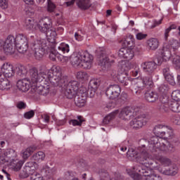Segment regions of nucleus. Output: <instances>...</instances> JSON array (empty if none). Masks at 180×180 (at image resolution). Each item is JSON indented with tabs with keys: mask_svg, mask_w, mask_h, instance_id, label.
<instances>
[{
	"mask_svg": "<svg viewBox=\"0 0 180 180\" xmlns=\"http://www.w3.org/2000/svg\"><path fill=\"white\" fill-rule=\"evenodd\" d=\"M168 74H171L170 70H169V65H166L163 68V75H167Z\"/></svg>",
	"mask_w": 180,
	"mask_h": 180,
	"instance_id": "obj_58",
	"label": "nucleus"
},
{
	"mask_svg": "<svg viewBox=\"0 0 180 180\" xmlns=\"http://www.w3.org/2000/svg\"><path fill=\"white\" fill-rule=\"evenodd\" d=\"M142 143L143 144L139 146L137 150L129 149L127 153L131 158H134V160H136V161L141 163L136 165H153V162H147V160H149L148 155L150 153H153L156 157L159 155L157 160L162 162V164H165V162L169 164L171 162L169 159L160 155L165 150V145L163 143L161 146L157 137H151L149 140L143 139Z\"/></svg>",
	"mask_w": 180,
	"mask_h": 180,
	"instance_id": "obj_1",
	"label": "nucleus"
},
{
	"mask_svg": "<svg viewBox=\"0 0 180 180\" xmlns=\"http://www.w3.org/2000/svg\"><path fill=\"white\" fill-rule=\"evenodd\" d=\"M10 165L12 169H13V171H15V172L20 171V169L22 168V165H23V162H22L21 160H19V159L17 158L10 162Z\"/></svg>",
	"mask_w": 180,
	"mask_h": 180,
	"instance_id": "obj_30",
	"label": "nucleus"
},
{
	"mask_svg": "<svg viewBox=\"0 0 180 180\" xmlns=\"http://www.w3.org/2000/svg\"><path fill=\"white\" fill-rule=\"evenodd\" d=\"M36 150H37V146H31L27 148L24 151H22V158L24 160H27V158L30 155H32V154H33Z\"/></svg>",
	"mask_w": 180,
	"mask_h": 180,
	"instance_id": "obj_31",
	"label": "nucleus"
},
{
	"mask_svg": "<svg viewBox=\"0 0 180 180\" xmlns=\"http://www.w3.org/2000/svg\"><path fill=\"white\" fill-rule=\"evenodd\" d=\"M39 169V165L36 162H28L25 164L22 169V172L20 173L22 178H27L29 175H31V180H34V178H41V174L36 172V169Z\"/></svg>",
	"mask_w": 180,
	"mask_h": 180,
	"instance_id": "obj_7",
	"label": "nucleus"
},
{
	"mask_svg": "<svg viewBox=\"0 0 180 180\" xmlns=\"http://www.w3.org/2000/svg\"><path fill=\"white\" fill-rule=\"evenodd\" d=\"M162 22V19L159 20H155L153 25L151 26V29H154V27H157V26H160Z\"/></svg>",
	"mask_w": 180,
	"mask_h": 180,
	"instance_id": "obj_61",
	"label": "nucleus"
},
{
	"mask_svg": "<svg viewBox=\"0 0 180 180\" xmlns=\"http://www.w3.org/2000/svg\"><path fill=\"white\" fill-rule=\"evenodd\" d=\"M34 117V111L31 110L24 114V117L25 119H32V117Z\"/></svg>",
	"mask_w": 180,
	"mask_h": 180,
	"instance_id": "obj_52",
	"label": "nucleus"
},
{
	"mask_svg": "<svg viewBox=\"0 0 180 180\" xmlns=\"http://www.w3.org/2000/svg\"><path fill=\"white\" fill-rule=\"evenodd\" d=\"M0 6L2 9H6L8 8V1L6 0H0Z\"/></svg>",
	"mask_w": 180,
	"mask_h": 180,
	"instance_id": "obj_57",
	"label": "nucleus"
},
{
	"mask_svg": "<svg viewBox=\"0 0 180 180\" xmlns=\"http://www.w3.org/2000/svg\"><path fill=\"white\" fill-rule=\"evenodd\" d=\"M169 108L172 112H175L176 113H179L180 112V105L176 101H169Z\"/></svg>",
	"mask_w": 180,
	"mask_h": 180,
	"instance_id": "obj_42",
	"label": "nucleus"
},
{
	"mask_svg": "<svg viewBox=\"0 0 180 180\" xmlns=\"http://www.w3.org/2000/svg\"><path fill=\"white\" fill-rule=\"evenodd\" d=\"M4 155H6L8 162H11L17 159L16 157H18V153L13 149H6L4 151Z\"/></svg>",
	"mask_w": 180,
	"mask_h": 180,
	"instance_id": "obj_27",
	"label": "nucleus"
},
{
	"mask_svg": "<svg viewBox=\"0 0 180 180\" xmlns=\"http://www.w3.org/2000/svg\"><path fill=\"white\" fill-rule=\"evenodd\" d=\"M35 92L39 94V95H43L45 96L48 95L50 92V86L49 85H40L36 87Z\"/></svg>",
	"mask_w": 180,
	"mask_h": 180,
	"instance_id": "obj_28",
	"label": "nucleus"
},
{
	"mask_svg": "<svg viewBox=\"0 0 180 180\" xmlns=\"http://www.w3.org/2000/svg\"><path fill=\"white\" fill-rule=\"evenodd\" d=\"M118 81L122 84L123 86H129L131 84L130 79H129V77H127L124 74H121L117 77Z\"/></svg>",
	"mask_w": 180,
	"mask_h": 180,
	"instance_id": "obj_35",
	"label": "nucleus"
},
{
	"mask_svg": "<svg viewBox=\"0 0 180 180\" xmlns=\"http://www.w3.org/2000/svg\"><path fill=\"white\" fill-rule=\"evenodd\" d=\"M139 74H140V69H134V70H132V75L133 77H137L139 75Z\"/></svg>",
	"mask_w": 180,
	"mask_h": 180,
	"instance_id": "obj_64",
	"label": "nucleus"
},
{
	"mask_svg": "<svg viewBox=\"0 0 180 180\" xmlns=\"http://www.w3.org/2000/svg\"><path fill=\"white\" fill-rule=\"evenodd\" d=\"M30 79L32 84L41 82L43 79H48L50 82V75L53 77V73H49V70L46 68H40L37 70L36 68H32L29 70Z\"/></svg>",
	"mask_w": 180,
	"mask_h": 180,
	"instance_id": "obj_5",
	"label": "nucleus"
},
{
	"mask_svg": "<svg viewBox=\"0 0 180 180\" xmlns=\"http://www.w3.org/2000/svg\"><path fill=\"white\" fill-rule=\"evenodd\" d=\"M53 77L49 75L50 82L53 86H60L63 95L68 99H72L79 89V82L75 80L67 81V77L63 75V70L60 66L52 68Z\"/></svg>",
	"mask_w": 180,
	"mask_h": 180,
	"instance_id": "obj_2",
	"label": "nucleus"
},
{
	"mask_svg": "<svg viewBox=\"0 0 180 180\" xmlns=\"http://www.w3.org/2000/svg\"><path fill=\"white\" fill-rule=\"evenodd\" d=\"M120 66L121 67L122 70H123V71H127V70H129V62L126 61V60H122L120 63Z\"/></svg>",
	"mask_w": 180,
	"mask_h": 180,
	"instance_id": "obj_51",
	"label": "nucleus"
},
{
	"mask_svg": "<svg viewBox=\"0 0 180 180\" xmlns=\"http://www.w3.org/2000/svg\"><path fill=\"white\" fill-rule=\"evenodd\" d=\"M125 47H133L134 46V38L132 35H129L123 41Z\"/></svg>",
	"mask_w": 180,
	"mask_h": 180,
	"instance_id": "obj_41",
	"label": "nucleus"
},
{
	"mask_svg": "<svg viewBox=\"0 0 180 180\" xmlns=\"http://www.w3.org/2000/svg\"><path fill=\"white\" fill-rule=\"evenodd\" d=\"M179 42L176 39H170L168 42V44L166 46L170 50H173V51H176L178 49H179Z\"/></svg>",
	"mask_w": 180,
	"mask_h": 180,
	"instance_id": "obj_34",
	"label": "nucleus"
},
{
	"mask_svg": "<svg viewBox=\"0 0 180 180\" xmlns=\"http://www.w3.org/2000/svg\"><path fill=\"white\" fill-rule=\"evenodd\" d=\"M5 162H9L5 153L0 155V164H5Z\"/></svg>",
	"mask_w": 180,
	"mask_h": 180,
	"instance_id": "obj_56",
	"label": "nucleus"
},
{
	"mask_svg": "<svg viewBox=\"0 0 180 180\" xmlns=\"http://www.w3.org/2000/svg\"><path fill=\"white\" fill-rule=\"evenodd\" d=\"M121 92L122 89H120V86L117 84H113L109 86L108 88L105 90V95L108 96V99L115 101L116 99H119Z\"/></svg>",
	"mask_w": 180,
	"mask_h": 180,
	"instance_id": "obj_10",
	"label": "nucleus"
},
{
	"mask_svg": "<svg viewBox=\"0 0 180 180\" xmlns=\"http://www.w3.org/2000/svg\"><path fill=\"white\" fill-rule=\"evenodd\" d=\"M11 80L0 75V89L1 91H5V89H11Z\"/></svg>",
	"mask_w": 180,
	"mask_h": 180,
	"instance_id": "obj_24",
	"label": "nucleus"
},
{
	"mask_svg": "<svg viewBox=\"0 0 180 180\" xmlns=\"http://www.w3.org/2000/svg\"><path fill=\"white\" fill-rule=\"evenodd\" d=\"M17 108L18 109H26V103H25L22 101H20L17 104Z\"/></svg>",
	"mask_w": 180,
	"mask_h": 180,
	"instance_id": "obj_60",
	"label": "nucleus"
},
{
	"mask_svg": "<svg viewBox=\"0 0 180 180\" xmlns=\"http://www.w3.org/2000/svg\"><path fill=\"white\" fill-rule=\"evenodd\" d=\"M17 75L18 77H25L27 74V69L24 65H18L16 68Z\"/></svg>",
	"mask_w": 180,
	"mask_h": 180,
	"instance_id": "obj_40",
	"label": "nucleus"
},
{
	"mask_svg": "<svg viewBox=\"0 0 180 180\" xmlns=\"http://www.w3.org/2000/svg\"><path fill=\"white\" fill-rule=\"evenodd\" d=\"M34 56L36 57V58L39 60V58H41V57H43L42 49H41L40 48H34Z\"/></svg>",
	"mask_w": 180,
	"mask_h": 180,
	"instance_id": "obj_49",
	"label": "nucleus"
},
{
	"mask_svg": "<svg viewBox=\"0 0 180 180\" xmlns=\"http://www.w3.org/2000/svg\"><path fill=\"white\" fill-rule=\"evenodd\" d=\"M147 44L150 50H157L160 46V42L157 38H150L147 41Z\"/></svg>",
	"mask_w": 180,
	"mask_h": 180,
	"instance_id": "obj_29",
	"label": "nucleus"
},
{
	"mask_svg": "<svg viewBox=\"0 0 180 180\" xmlns=\"http://www.w3.org/2000/svg\"><path fill=\"white\" fill-rule=\"evenodd\" d=\"M165 80L170 84V85H175V79H174V75L172 74L169 73L164 76Z\"/></svg>",
	"mask_w": 180,
	"mask_h": 180,
	"instance_id": "obj_47",
	"label": "nucleus"
},
{
	"mask_svg": "<svg viewBox=\"0 0 180 180\" xmlns=\"http://www.w3.org/2000/svg\"><path fill=\"white\" fill-rule=\"evenodd\" d=\"M147 36H148L147 34H144L143 32H138L136 34V37L137 40H143V39L147 38Z\"/></svg>",
	"mask_w": 180,
	"mask_h": 180,
	"instance_id": "obj_55",
	"label": "nucleus"
},
{
	"mask_svg": "<svg viewBox=\"0 0 180 180\" xmlns=\"http://www.w3.org/2000/svg\"><path fill=\"white\" fill-rule=\"evenodd\" d=\"M49 58L50 60H51L52 61H56L57 59L59 61H63V59L65 58V61H68V60H70V58L68 56H65L64 58V56H61L60 53H58V52H57L56 51H51L50 54H49Z\"/></svg>",
	"mask_w": 180,
	"mask_h": 180,
	"instance_id": "obj_25",
	"label": "nucleus"
},
{
	"mask_svg": "<svg viewBox=\"0 0 180 180\" xmlns=\"http://www.w3.org/2000/svg\"><path fill=\"white\" fill-rule=\"evenodd\" d=\"M76 78L79 81H87L89 78V75L86 72L79 71L76 73Z\"/></svg>",
	"mask_w": 180,
	"mask_h": 180,
	"instance_id": "obj_37",
	"label": "nucleus"
},
{
	"mask_svg": "<svg viewBox=\"0 0 180 180\" xmlns=\"http://www.w3.org/2000/svg\"><path fill=\"white\" fill-rule=\"evenodd\" d=\"M67 123V120L65 119L64 120H58L56 122V124L57 126H64V124Z\"/></svg>",
	"mask_w": 180,
	"mask_h": 180,
	"instance_id": "obj_63",
	"label": "nucleus"
},
{
	"mask_svg": "<svg viewBox=\"0 0 180 180\" xmlns=\"http://www.w3.org/2000/svg\"><path fill=\"white\" fill-rule=\"evenodd\" d=\"M17 87L22 92H27L30 89V81L27 79H20L17 82Z\"/></svg>",
	"mask_w": 180,
	"mask_h": 180,
	"instance_id": "obj_21",
	"label": "nucleus"
},
{
	"mask_svg": "<svg viewBox=\"0 0 180 180\" xmlns=\"http://www.w3.org/2000/svg\"><path fill=\"white\" fill-rule=\"evenodd\" d=\"M135 172L143 174V180H162V178L157 174H151L153 170L150 169V165H135L134 167Z\"/></svg>",
	"mask_w": 180,
	"mask_h": 180,
	"instance_id": "obj_8",
	"label": "nucleus"
},
{
	"mask_svg": "<svg viewBox=\"0 0 180 180\" xmlns=\"http://www.w3.org/2000/svg\"><path fill=\"white\" fill-rule=\"evenodd\" d=\"M160 54L162 56V60H165V61H169L172 56L171 49L167 48V46H164L161 50Z\"/></svg>",
	"mask_w": 180,
	"mask_h": 180,
	"instance_id": "obj_32",
	"label": "nucleus"
},
{
	"mask_svg": "<svg viewBox=\"0 0 180 180\" xmlns=\"http://www.w3.org/2000/svg\"><path fill=\"white\" fill-rule=\"evenodd\" d=\"M170 120L173 124H175L176 126H180V115L178 114H176L174 115H172L170 117Z\"/></svg>",
	"mask_w": 180,
	"mask_h": 180,
	"instance_id": "obj_44",
	"label": "nucleus"
},
{
	"mask_svg": "<svg viewBox=\"0 0 180 180\" xmlns=\"http://www.w3.org/2000/svg\"><path fill=\"white\" fill-rule=\"evenodd\" d=\"M173 64L176 65V68L180 69V57L176 56L173 58Z\"/></svg>",
	"mask_w": 180,
	"mask_h": 180,
	"instance_id": "obj_54",
	"label": "nucleus"
},
{
	"mask_svg": "<svg viewBox=\"0 0 180 180\" xmlns=\"http://www.w3.org/2000/svg\"><path fill=\"white\" fill-rule=\"evenodd\" d=\"M77 6L80 8V9H89L92 6L91 3V0H77Z\"/></svg>",
	"mask_w": 180,
	"mask_h": 180,
	"instance_id": "obj_33",
	"label": "nucleus"
},
{
	"mask_svg": "<svg viewBox=\"0 0 180 180\" xmlns=\"http://www.w3.org/2000/svg\"><path fill=\"white\" fill-rule=\"evenodd\" d=\"M154 134L156 135V137L158 140V143H160V146H162L164 144L165 146V151L167 148V145L164 143L160 142V140L158 139V137L166 139L167 140H172V139H174L175 137V134H174V130L171 127L162 125V124H158L154 127L153 129Z\"/></svg>",
	"mask_w": 180,
	"mask_h": 180,
	"instance_id": "obj_6",
	"label": "nucleus"
},
{
	"mask_svg": "<svg viewBox=\"0 0 180 180\" xmlns=\"http://www.w3.org/2000/svg\"><path fill=\"white\" fill-rule=\"evenodd\" d=\"M75 40H77V41H82V40H84V37L79 34V32H75Z\"/></svg>",
	"mask_w": 180,
	"mask_h": 180,
	"instance_id": "obj_59",
	"label": "nucleus"
},
{
	"mask_svg": "<svg viewBox=\"0 0 180 180\" xmlns=\"http://www.w3.org/2000/svg\"><path fill=\"white\" fill-rule=\"evenodd\" d=\"M58 50L60 51L63 52L64 53H70V45L65 43H62L58 47Z\"/></svg>",
	"mask_w": 180,
	"mask_h": 180,
	"instance_id": "obj_46",
	"label": "nucleus"
},
{
	"mask_svg": "<svg viewBox=\"0 0 180 180\" xmlns=\"http://www.w3.org/2000/svg\"><path fill=\"white\" fill-rule=\"evenodd\" d=\"M116 116V113L112 112L108 115L105 116L103 120V124H109L111 120H113V118Z\"/></svg>",
	"mask_w": 180,
	"mask_h": 180,
	"instance_id": "obj_43",
	"label": "nucleus"
},
{
	"mask_svg": "<svg viewBox=\"0 0 180 180\" xmlns=\"http://www.w3.org/2000/svg\"><path fill=\"white\" fill-rule=\"evenodd\" d=\"M145 99L148 102H156L158 101V93L155 91H148L145 94Z\"/></svg>",
	"mask_w": 180,
	"mask_h": 180,
	"instance_id": "obj_26",
	"label": "nucleus"
},
{
	"mask_svg": "<svg viewBox=\"0 0 180 180\" xmlns=\"http://www.w3.org/2000/svg\"><path fill=\"white\" fill-rule=\"evenodd\" d=\"M36 25V30H39L41 33L46 34L49 30L53 29V25L51 24V20L47 17H45L39 20V23Z\"/></svg>",
	"mask_w": 180,
	"mask_h": 180,
	"instance_id": "obj_9",
	"label": "nucleus"
},
{
	"mask_svg": "<svg viewBox=\"0 0 180 180\" xmlns=\"http://www.w3.org/2000/svg\"><path fill=\"white\" fill-rule=\"evenodd\" d=\"M75 103L78 108L85 106V103H86V89H85V92H84L83 95L79 94L75 96Z\"/></svg>",
	"mask_w": 180,
	"mask_h": 180,
	"instance_id": "obj_19",
	"label": "nucleus"
},
{
	"mask_svg": "<svg viewBox=\"0 0 180 180\" xmlns=\"http://www.w3.org/2000/svg\"><path fill=\"white\" fill-rule=\"evenodd\" d=\"M13 41V37H7L5 41L1 39L0 40V51L2 50L6 53V54H9L11 53L12 48L11 47V43Z\"/></svg>",
	"mask_w": 180,
	"mask_h": 180,
	"instance_id": "obj_16",
	"label": "nucleus"
},
{
	"mask_svg": "<svg viewBox=\"0 0 180 180\" xmlns=\"http://www.w3.org/2000/svg\"><path fill=\"white\" fill-rule=\"evenodd\" d=\"M172 98H173L174 101H175L176 102L180 101V90H174L172 93Z\"/></svg>",
	"mask_w": 180,
	"mask_h": 180,
	"instance_id": "obj_50",
	"label": "nucleus"
},
{
	"mask_svg": "<svg viewBox=\"0 0 180 180\" xmlns=\"http://www.w3.org/2000/svg\"><path fill=\"white\" fill-rule=\"evenodd\" d=\"M78 120H71L69 123L70 124H72V126H81L82 124V122H84V119L82 116L77 117Z\"/></svg>",
	"mask_w": 180,
	"mask_h": 180,
	"instance_id": "obj_45",
	"label": "nucleus"
},
{
	"mask_svg": "<svg viewBox=\"0 0 180 180\" xmlns=\"http://www.w3.org/2000/svg\"><path fill=\"white\" fill-rule=\"evenodd\" d=\"M98 86H99V79H92L90 80L87 90V95H89L91 98L94 96L95 92H96V90L98 89Z\"/></svg>",
	"mask_w": 180,
	"mask_h": 180,
	"instance_id": "obj_17",
	"label": "nucleus"
},
{
	"mask_svg": "<svg viewBox=\"0 0 180 180\" xmlns=\"http://www.w3.org/2000/svg\"><path fill=\"white\" fill-rule=\"evenodd\" d=\"M32 158L34 160V161H44V159L46 158V154L44 153L43 151H39L34 153Z\"/></svg>",
	"mask_w": 180,
	"mask_h": 180,
	"instance_id": "obj_38",
	"label": "nucleus"
},
{
	"mask_svg": "<svg viewBox=\"0 0 180 180\" xmlns=\"http://www.w3.org/2000/svg\"><path fill=\"white\" fill-rule=\"evenodd\" d=\"M70 60L73 67L89 70L92 67L94 56L86 51H80L77 53L72 54Z\"/></svg>",
	"mask_w": 180,
	"mask_h": 180,
	"instance_id": "obj_3",
	"label": "nucleus"
},
{
	"mask_svg": "<svg viewBox=\"0 0 180 180\" xmlns=\"http://www.w3.org/2000/svg\"><path fill=\"white\" fill-rule=\"evenodd\" d=\"M141 68L146 75L153 76L155 73V70H157V63L154 61L144 62L142 63Z\"/></svg>",
	"mask_w": 180,
	"mask_h": 180,
	"instance_id": "obj_13",
	"label": "nucleus"
},
{
	"mask_svg": "<svg viewBox=\"0 0 180 180\" xmlns=\"http://www.w3.org/2000/svg\"><path fill=\"white\" fill-rule=\"evenodd\" d=\"M45 34L50 43L56 42V37H57V32H56V30H53V28L50 30L49 32H46Z\"/></svg>",
	"mask_w": 180,
	"mask_h": 180,
	"instance_id": "obj_36",
	"label": "nucleus"
},
{
	"mask_svg": "<svg viewBox=\"0 0 180 180\" xmlns=\"http://www.w3.org/2000/svg\"><path fill=\"white\" fill-rule=\"evenodd\" d=\"M127 98H129V96H127V94L126 93H122V95L120 96V101H122V102H124V101H127Z\"/></svg>",
	"mask_w": 180,
	"mask_h": 180,
	"instance_id": "obj_62",
	"label": "nucleus"
},
{
	"mask_svg": "<svg viewBox=\"0 0 180 180\" xmlns=\"http://www.w3.org/2000/svg\"><path fill=\"white\" fill-rule=\"evenodd\" d=\"M8 37H13V41L10 42V46L11 47V52H8V54H13L15 53V49H13V44H15V47L17 51L20 54H25L27 49H29V43L32 44L33 47L36 46V44L31 42L27 39L26 36L19 34H18L15 38L13 35H9Z\"/></svg>",
	"mask_w": 180,
	"mask_h": 180,
	"instance_id": "obj_4",
	"label": "nucleus"
},
{
	"mask_svg": "<svg viewBox=\"0 0 180 180\" xmlns=\"http://www.w3.org/2000/svg\"><path fill=\"white\" fill-rule=\"evenodd\" d=\"M24 26L27 30H32L34 27V20L31 18H27L25 20Z\"/></svg>",
	"mask_w": 180,
	"mask_h": 180,
	"instance_id": "obj_39",
	"label": "nucleus"
},
{
	"mask_svg": "<svg viewBox=\"0 0 180 180\" xmlns=\"http://www.w3.org/2000/svg\"><path fill=\"white\" fill-rule=\"evenodd\" d=\"M154 82H153V76L148 75L143 77L135 84V88H138L139 91H143L144 88H153Z\"/></svg>",
	"mask_w": 180,
	"mask_h": 180,
	"instance_id": "obj_12",
	"label": "nucleus"
},
{
	"mask_svg": "<svg viewBox=\"0 0 180 180\" xmlns=\"http://www.w3.org/2000/svg\"><path fill=\"white\" fill-rule=\"evenodd\" d=\"M48 12H53L56 9V5L51 2V0H48Z\"/></svg>",
	"mask_w": 180,
	"mask_h": 180,
	"instance_id": "obj_53",
	"label": "nucleus"
},
{
	"mask_svg": "<svg viewBox=\"0 0 180 180\" xmlns=\"http://www.w3.org/2000/svg\"><path fill=\"white\" fill-rule=\"evenodd\" d=\"M148 122V119L147 118V115L143 113L133 119L129 122V124L133 129H141Z\"/></svg>",
	"mask_w": 180,
	"mask_h": 180,
	"instance_id": "obj_11",
	"label": "nucleus"
},
{
	"mask_svg": "<svg viewBox=\"0 0 180 180\" xmlns=\"http://www.w3.org/2000/svg\"><path fill=\"white\" fill-rule=\"evenodd\" d=\"M162 174L169 176H174L178 174V167L175 165L168 166L162 170Z\"/></svg>",
	"mask_w": 180,
	"mask_h": 180,
	"instance_id": "obj_22",
	"label": "nucleus"
},
{
	"mask_svg": "<svg viewBox=\"0 0 180 180\" xmlns=\"http://www.w3.org/2000/svg\"><path fill=\"white\" fill-rule=\"evenodd\" d=\"M133 113H134V108L126 107L120 111L119 116H120V118L122 119V120H129Z\"/></svg>",
	"mask_w": 180,
	"mask_h": 180,
	"instance_id": "obj_18",
	"label": "nucleus"
},
{
	"mask_svg": "<svg viewBox=\"0 0 180 180\" xmlns=\"http://www.w3.org/2000/svg\"><path fill=\"white\" fill-rule=\"evenodd\" d=\"M161 104L158 107L159 112L161 113H167L169 112V101L167 97L160 98Z\"/></svg>",
	"mask_w": 180,
	"mask_h": 180,
	"instance_id": "obj_20",
	"label": "nucleus"
},
{
	"mask_svg": "<svg viewBox=\"0 0 180 180\" xmlns=\"http://www.w3.org/2000/svg\"><path fill=\"white\" fill-rule=\"evenodd\" d=\"M3 78L11 79L15 75L13 66L11 63H4L1 67V73L0 74Z\"/></svg>",
	"mask_w": 180,
	"mask_h": 180,
	"instance_id": "obj_14",
	"label": "nucleus"
},
{
	"mask_svg": "<svg viewBox=\"0 0 180 180\" xmlns=\"http://www.w3.org/2000/svg\"><path fill=\"white\" fill-rule=\"evenodd\" d=\"M169 91V86H168V84H162L158 88V91L160 94H167Z\"/></svg>",
	"mask_w": 180,
	"mask_h": 180,
	"instance_id": "obj_48",
	"label": "nucleus"
},
{
	"mask_svg": "<svg viewBox=\"0 0 180 180\" xmlns=\"http://www.w3.org/2000/svg\"><path fill=\"white\" fill-rule=\"evenodd\" d=\"M117 56H120V58H125L129 61L133 60V58L134 57V51L131 49L121 48L117 52Z\"/></svg>",
	"mask_w": 180,
	"mask_h": 180,
	"instance_id": "obj_15",
	"label": "nucleus"
},
{
	"mask_svg": "<svg viewBox=\"0 0 180 180\" xmlns=\"http://www.w3.org/2000/svg\"><path fill=\"white\" fill-rule=\"evenodd\" d=\"M115 63V60L109 59V58L106 56H102L99 59V65L101 67H105V68H109L112 64Z\"/></svg>",
	"mask_w": 180,
	"mask_h": 180,
	"instance_id": "obj_23",
	"label": "nucleus"
}]
</instances>
